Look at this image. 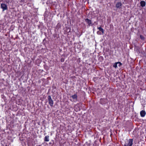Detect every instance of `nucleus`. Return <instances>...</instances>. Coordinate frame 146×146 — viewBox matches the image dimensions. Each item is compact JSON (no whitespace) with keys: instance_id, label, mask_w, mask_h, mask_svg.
Listing matches in <instances>:
<instances>
[{"instance_id":"f257e3e1","label":"nucleus","mask_w":146,"mask_h":146,"mask_svg":"<svg viewBox=\"0 0 146 146\" xmlns=\"http://www.w3.org/2000/svg\"><path fill=\"white\" fill-rule=\"evenodd\" d=\"M133 139H126L125 141L124 146H132L133 144Z\"/></svg>"},{"instance_id":"f03ea898","label":"nucleus","mask_w":146,"mask_h":146,"mask_svg":"<svg viewBox=\"0 0 146 146\" xmlns=\"http://www.w3.org/2000/svg\"><path fill=\"white\" fill-rule=\"evenodd\" d=\"M97 29L99 30V31H98L97 32V34L98 35H101L102 34H104V30L101 27H97Z\"/></svg>"},{"instance_id":"7ed1b4c3","label":"nucleus","mask_w":146,"mask_h":146,"mask_svg":"<svg viewBox=\"0 0 146 146\" xmlns=\"http://www.w3.org/2000/svg\"><path fill=\"white\" fill-rule=\"evenodd\" d=\"M48 99L49 104H50V106L52 107L53 106L54 104L53 101L52 99L50 96H48Z\"/></svg>"},{"instance_id":"20e7f679","label":"nucleus","mask_w":146,"mask_h":146,"mask_svg":"<svg viewBox=\"0 0 146 146\" xmlns=\"http://www.w3.org/2000/svg\"><path fill=\"white\" fill-rule=\"evenodd\" d=\"M85 21L87 24H88L89 26H92L93 25V24H92V21L91 20H90L88 19H85Z\"/></svg>"},{"instance_id":"39448f33","label":"nucleus","mask_w":146,"mask_h":146,"mask_svg":"<svg viewBox=\"0 0 146 146\" xmlns=\"http://www.w3.org/2000/svg\"><path fill=\"white\" fill-rule=\"evenodd\" d=\"M1 8L3 9V10H5L7 9V5L4 3L1 4Z\"/></svg>"},{"instance_id":"423d86ee","label":"nucleus","mask_w":146,"mask_h":146,"mask_svg":"<svg viewBox=\"0 0 146 146\" xmlns=\"http://www.w3.org/2000/svg\"><path fill=\"white\" fill-rule=\"evenodd\" d=\"M122 5V4L121 2L117 3L115 5V7L118 8L120 9Z\"/></svg>"},{"instance_id":"0eeeda50","label":"nucleus","mask_w":146,"mask_h":146,"mask_svg":"<svg viewBox=\"0 0 146 146\" xmlns=\"http://www.w3.org/2000/svg\"><path fill=\"white\" fill-rule=\"evenodd\" d=\"M140 114L142 117H144L146 114V112L144 110H142L140 111Z\"/></svg>"},{"instance_id":"6e6552de","label":"nucleus","mask_w":146,"mask_h":146,"mask_svg":"<svg viewBox=\"0 0 146 146\" xmlns=\"http://www.w3.org/2000/svg\"><path fill=\"white\" fill-rule=\"evenodd\" d=\"M141 6L143 7L145 5V3L144 1H141L140 2Z\"/></svg>"},{"instance_id":"1a4fd4ad","label":"nucleus","mask_w":146,"mask_h":146,"mask_svg":"<svg viewBox=\"0 0 146 146\" xmlns=\"http://www.w3.org/2000/svg\"><path fill=\"white\" fill-rule=\"evenodd\" d=\"M49 136L48 135L46 136L44 139V141H49Z\"/></svg>"},{"instance_id":"9d476101","label":"nucleus","mask_w":146,"mask_h":146,"mask_svg":"<svg viewBox=\"0 0 146 146\" xmlns=\"http://www.w3.org/2000/svg\"><path fill=\"white\" fill-rule=\"evenodd\" d=\"M72 97L74 100H76L77 98V96L76 94H74L72 96Z\"/></svg>"},{"instance_id":"9b49d317","label":"nucleus","mask_w":146,"mask_h":146,"mask_svg":"<svg viewBox=\"0 0 146 146\" xmlns=\"http://www.w3.org/2000/svg\"><path fill=\"white\" fill-rule=\"evenodd\" d=\"M118 63L121 64V63L119 62H116L113 65V67L115 68H116L117 67V64Z\"/></svg>"},{"instance_id":"f8f14e48","label":"nucleus","mask_w":146,"mask_h":146,"mask_svg":"<svg viewBox=\"0 0 146 146\" xmlns=\"http://www.w3.org/2000/svg\"><path fill=\"white\" fill-rule=\"evenodd\" d=\"M140 38L142 40H144L145 39V38L142 35H140Z\"/></svg>"},{"instance_id":"ddd939ff","label":"nucleus","mask_w":146,"mask_h":146,"mask_svg":"<svg viewBox=\"0 0 146 146\" xmlns=\"http://www.w3.org/2000/svg\"><path fill=\"white\" fill-rule=\"evenodd\" d=\"M61 62H63L64 61V60H61Z\"/></svg>"},{"instance_id":"4468645a","label":"nucleus","mask_w":146,"mask_h":146,"mask_svg":"<svg viewBox=\"0 0 146 146\" xmlns=\"http://www.w3.org/2000/svg\"><path fill=\"white\" fill-rule=\"evenodd\" d=\"M61 62H63L64 61V60H61Z\"/></svg>"},{"instance_id":"2eb2a0df","label":"nucleus","mask_w":146,"mask_h":146,"mask_svg":"<svg viewBox=\"0 0 146 146\" xmlns=\"http://www.w3.org/2000/svg\"><path fill=\"white\" fill-rule=\"evenodd\" d=\"M5 146H8V145H5Z\"/></svg>"}]
</instances>
